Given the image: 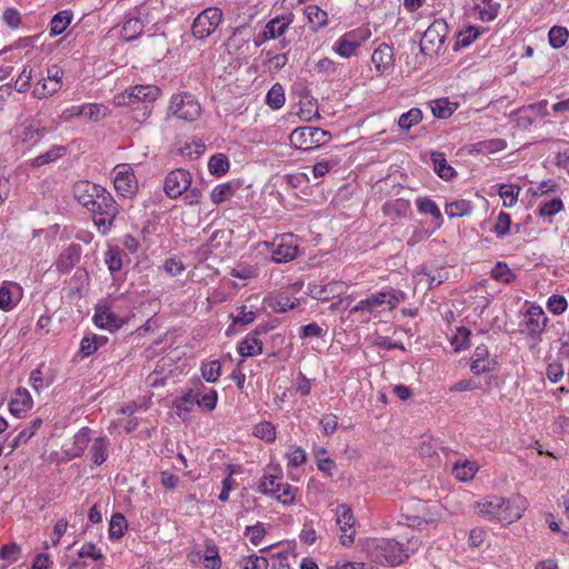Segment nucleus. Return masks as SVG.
Masks as SVG:
<instances>
[{
  "label": "nucleus",
  "instance_id": "1",
  "mask_svg": "<svg viewBox=\"0 0 569 569\" xmlns=\"http://www.w3.org/2000/svg\"><path fill=\"white\" fill-rule=\"evenodd\" d=\"M419 547V539L413 537L407 539L406 545L392 539H380L375 542L372 555L377 561L396 567L409 559L410 555L415 553Z\"/></svg>",
  "mask_w": 569,
  "mask_h": 569
},
{
  "label": "nucleus",
  "instance_id": "2",
  "mask_svg": "<svg viewBox=\"0 0 569 569\" xmlns=\"http://www.w3.org/2000/svg\"><path fill=\"white\" fill-rule=\"evenodd\" d=\"M478 507L479 513L500 522L511 523L521 516L519 508L513 509L510 501L502 497H488Z\"/></svg>",
  "mask_w": 569,
  "mask_h": 569
},
{
  "label": "nucleus",
  "instance_id": "3",
  "mask_svg": "<svg viewBox=\"0 0 569 569\" xmlns=\"http://www.w3.org/2000/svg\"><path fill=\"white\" fill-rule=\"evenodd\" d=\"M89 211L93 216L96 226L106 232L118 214V206L111 193L102 187V192H99V198H94V206L90 207Z\"/></svg>",
  "mask_w": 569,
  "mask_h": 569
},
{
  "label": "nucleus",
  "instance_id": "4",
  "mask_svg": "<svg viewBox=\"0 0 569 569\" xmlns=\"http://www.w3.org/2000/svg\"><path fill=\"white\" fill-rule=\"evenodd\" d=\"M169 112L179 120L193 122L201 116L202 109L191 93L183 92L171 97Z\"/></svg>",
  "mask_w": 569,
  "mask_h": 569
},
{
  "label": "nucleus",
  "instance_id": "5",
  "mask_svg": "<svg viewBox=\"0 0 569 569\" xmlns=\"http://www.w3.org/2000/svg\"><path fill=\"white\" fill-rule=\"evenodd\" d=\"M331 134L330 132L322 130L317 127H300L295 129L290 133V142L297 149L300 150H312L325 144Z\"/></svg>",
  "mask_w": 569,
  "mask_h": 569
},
{
  "label": "nucleus",
  "instance_id": "6",
  "mask_svg": "<svg viewBox=\"0 0 569 569\" xmlns=\"http://www.w3.org/2000/svg\"><path fill=\"white\" fill-rule=\"evenodd\" d=\"M400 302L396 291L388 289L378 293L371 295L367 299L360 300L355 307L351 308L350 313L367 312L373 313L379 309L385 310L387 306L388 310L395 309Z\"/></svg>",
  "mask_w": 569,
  "mask_h": 569
},
{
  "label": "nucleus",
  "instance_id": "7",
  "mask_svg": "<svg viewBox=\"0 0 569 569\" xmlns=\"http://www.w3.org/2000/svg\"><path fill=\"white\" fill-rule=\"evenodd\" d=\"M448 33V26L443 20H435L423 32L420 40V51L425 56L438 53L442 48Z\"/></svg>",
  "mask_w": 569,
  "mask_h": 569
},
{
  "label": "nucleus",
  "instance_id": "8",
  "mask_svg": "<svg viewBox=\"0 0 569 569\" xmlns=\"http://www.w3.org/2000/svg\"><path fill=\"white\" fill-rule=\"evenodd\" d=\"M222 21V11L216 7L202 10L193 20L191 32L194 38L203 40L208 38Z\"/></svg>",
  "mask_w": 569,
  "mask_h": 569
},
{
  "label": "nucleus",
  "instance_id": "9",
  "mask_svg": "<svg viewBox=\"0 0 569 569\" xmlns=\"http://www.w3.org/2000/svg\"><path fill=\"white\" fill-rule=\"evenodd\" d=\"M47 133V128L40 121L28 118L14 128V139L17 144L27 149L36 146Z\"/></svg>",
  "mask_w": 569,
  "mask_h": 569
},
{
  "label": "nucleus",
  "instance_id": "10",
  "mask_svg": "<svg viewBox=\"0 0 569 569\" xmlns=\"http://www.w3.org/2000/svg\"><path fill=\"white\" fill-rule=\"evenodd\" d=\"M371 32L369 29L358 28L340 37L333 50L342 58H350L356 54L359 47L369 39Z\"/></svg>",
  "mask_w": 569,
  "mask_h": 569
},
{
  "label": "nucleus",
  "instance_id": "11",
  "mask_svg": "<svg viewBox=\"0 0 569 569\" xmlns=\"http://www.w3.org/2000/svg\"><path fill=\"white\" fill-rule=\"evenodd\" d=\"M191 174L184 169H176L169 172L163 182V190L171 199H177L186 192L191 184Z\"/></svg>",
  "mask_w": 569,
  "mask_h": 569
},
{
  "label": "nucleus",
  "instance_id": "12",
  "mask_svg": "<svg viewBox=\"0 0 569 569\" xmlns=\"http://www.w3.org/2000/svg\"><path fill=\"white\" fill-rule=\"evenodd\" d=\"M548 323V317L540 306L531 305L525 312V331L533 339L540 340Z\"/></svg>",
  "mask_w": 569,
  "mask_h": 569
},
{
  "label": "nucleus",
  "instance_id": "13",
  "mask_svg": "<svg viewBox=\"0 0 569 569\" xmlns=\"http://www.w3.org/2000/svg\"><path fill=\"white\" fill-rule=\"evenodd\" d=\"M337 525L340 530V542L343 546H351L355 541L353 530L355 518L351 508L347 505H340L337 507Z\"/></svg>",
  "mask_w": 569,
  "mask_h": 569
},
{
  "label": "nucleus",
  "instance_id": "14",
  "mask_svg": "<svg viewBox=\"0 0 569 569\" xmlns=\"http://www.w3.org/2000/svg\"><path fill=\"white\" fill-rule=\"evenodd\" d=\"M116 170L113 184L118 193L126 198L133 196L138 189L133 172L126 164L117 166Z\"/></svg>",
  "mask_w": 569,
  "mask_h": 569
},
{
  "label": "nucleus",
  "instance_id": "15",
  "mask_svg": "<svg viewBox=\"0 0 569 569\" xmlns=\"http://www.w3.org/2000/svg\"><path fill=\"white\" fill-rule=\"evenodd\" d=\"M48 79L39 82L33 90V94L39 98H46L56 93L61 87L62 70L58 66L48 68Z\"/></svg>",
  "mask_w": 569,
  "mask_h": 569
},
{
  "label": "nucleus",
  "instance_id": "16",
  "mask_svg": "<svg viewBox=\"0 0 569 569\" xmlns=\"http://www.w3.org/2000/svg\"><path fill=\"white\" fill-rule=\"evenodd\" d=\"M274 249L271 252V260L276 263H284L293 260L298 253V246L292 237H281L273 243Z\"/></svg>",
  "mask_w": 569,
  "mask_h": 569
},
{
  "label": "nucleus",
  "instance_id": "17",
  "mask_svg": "<svg viewBox=\"0 0 569 569\" xmlns=\"http://www.w3.org/2000/svg\"><path fill=\"white\" fill-rule=\"evenodd\" d=\"M94 325L100 329L114 332L123 326V320L108 307H97L93 316Z\"/></svg>",
  "mask_w": 569,
  "mask_h": 569
},
{
  "label": "nucleus",
  "instance_id": "18",
  "mask_svg": "<svg viewBox=\"0 0 569 569\" xmlns=\"http://www.w3.org/2000/svg\"><path fill=\"white\" fill-rule=\"evenodd\" d=\"M99 192H102V187L88 181L77 183L73 189L77 201L88 210L94 206V198H99Z\"/></svg>",
  "mask_w": 569,
  "mask_h": 569
},
{
  "label": "nucleus",
  "instance_id": "19",
  "mask_svg": "<svg viewBox=\"0 0 569 569\" xmlns=\"http://www.w3.org/2000/svg\"><path fill=\"white\" fill-rule=\"evenodd\" d=\"M371 61L378 74H383L393 66V49L387 43H381L372 52Z\"/></svg>",
  "mask_w": 569,
  "mask_h": 569
},
{
  "label": "nucleus",
  "instance_id": "20",
  "mask_svg": "<svg viewBox=\"0 0 569 569\" xmlns=\"http://www.w3.org/2000/svg\"><path fill=\"white\" fill-rule=\"evenodd\" d=\"M267 331V328L256 329L248 333L239 343L238 351L242 357H252L262 352V342L258 339V335Z\"/></svg>",
  "mask_w": 569,
  "mask_h": 569
},
{
  "label": "nucleus",
  "instance_id": "21",
  "mask_svg": "<svg viewBox=\"0 0 569 569\" xmlns=\"http://www.w3.org/2000/svg\"><path fill=\"white\" fill-rule=\"evenodd\" d=\"M197 401L198 392H194L193 390H188L180 398H177L173 402V408L176 409L177 416L182 421H187L193 406L197 405Z\"/></svg>",
  "mask_w": 569,
  "mask_h": 569
},
{
  "label": "nucleus",
  "instance_id": "22",
  "mask_svg": "<svg viewBox=\"0 0 569 569\" xmlns=\"http://www.w3.org/2000/svg\"><path fill=\"white\" fill-rule=\"evenodd\" d=\"M292 20L286 18L284 16L281 17H274L270 21L267 22L262 30V37L264 39H277L283 36L287 30L289 29V26L291 24Z\"/></svg>",
  "mask_w": 569,
  "mask_h": 569
},
{
  "label": "nucleus",
  "instance_id": "23",
  "mask_svg": "<svg viewBox=\"0 0 569 569\" xmlns=\"http://www.w3.org/2000/svg\"><path fill=\"white\" fill-rule=\"evenodd\" d=\"M33 401L27 389H18L9 403L10 412L17 417L32 408Z\"/></svg>",
  "mask_w": 569,
  "mask_h": 569
},
{
  "label": "nucleus",
  "instance_id": "24",
  "mask_svg": "<svg viewBox=\"0 0 569 569\" xmlns=\"http://www.w3.org/2000/svg\"><path fill=\"white\" fill-rule=\"evenodd\" d=\"M81 257V247L79 244H70L66 248L58 261L57 266L60 271L67 272L80 260Z\"/></svg>",
  "mask_w": 569,
  "mask_h": 569
},
{
  "label": "nucleus",
  "instance_id": "25",
  "mask_svg": "<svg viewBox=\"0 0 569 569\" xmlns=\"http://www.w3.org/2000/svg\"><path fill=\"white\" fill-rule=\"evenodd\" d=\"M431 161L433 164V170L443 180H450L456 176V170L450 164H448L443 152L432 151Z\"/></svg>",
  "mask_w": 569,
  "mask_h": 569
},
{
  "label": "nucleus",
  "instance_id": "26",
  "mask_svg": "<svg viewBox=\"0 0 569 569\" xmlns=\"http://www.w3.org/2000/svg\"><path fill=\"white\" fill-rule=\"evenodd\" d=\"M130 94L133 97L136 103L153 102L160 96V89L156 86L138 84L130 87Z\"/></svg>",
  "mask_w": 569,
  "mask_h": 569
},
{
  "label": "nucleus",
  "instance_id": "27",
  "mask_svg": "<svg viewBox=\"0 0 569 569\" xmlns=\"http://www.w3.org/2000/svg\"><path fill=\"white\" fill-rule=\"evenodd\" d=\"M479 470L478 465L475 461L463 460L458 461L452 467V475L459 481H468L475 477Z\"/></svg>",
  "mask_w": 569,
  "mask_h": 569
},
{
  "label": "nucleus",
  "instance_id": "28",
  "mask_svg": "<svg viewBox=\"0 0 569 569\" xmlns=\"http://www.w3.org/2000/svg\"><path fill=\"white\" fill-rule=\"evenodd\" d=\"M77 110V116H82L88 120L98 121L107 116V108L98 103H89L79 107H73Z\"/></svg>",
  "mask_w": 569,
  "mask_h": 569
},
{
  "label": "nucleus",
  "instance_id": "29",
  "mask_svg": "<svg viewBox=\"0 0 569 569\" xmlns=\"http://www.w3.org/2000/svg\"><path fill=\"white\" fill-rule=\"evenodd\" d=\"M67 152L66 147L63 146H53L51 149H49L47 152L39 154L34 159H32L31 164L33 167H41L47 163L53 162L61 157H63Z\"/></svg>",
  "mask_w": 569,
  "mask_h": 569
},
{
  "label": "nucleus",
  "instance_id": "30",
  "mask_svg": "<svg viewBox=\"0 0 569 569\" xmlns=\"http://www.w3.org/2000/svg\"><path fill=\"white\" fill-rule=\"evenodd\" d=\"M430 109L436 118L447 119L455 112L457 104L448 99H437L430 102Z\"/></svg>",
  "mask_w": 569,
  "mask_h": 569
},
{
  "label": "nucleus",
  "instance_id": "31",
  "mask_svg": "<svg viewBox=\"0 0 569 569\" xmlns=\"http://www.w3.org/2000/svg\"><path fill=\"white\" fill-rule=\"evenodd\" d=\"M143 24L139 18H129L122 26L121 37L126 41H132L142 33Z\"/></svg>",
  "mask_w": 569,
  "mask_h": 569
},
{
  "label": "nucleus",
  "instance_id": "32",
  "mask_svg": "<svg viewBox=\"0 0 569 569\" xmlns=\"http://www.w3.org/2000/svg\"><path fill=\"white\" fill-rule=\"evenodd\" d=\"M208 167L211 174L221 177L228 172L230 162L226 154L216 153L209 159Z\"/></svg>",
  "mask_w": 569,
  "mask_h": 569
},
{
  "label": "nucleus",
  "instance_id": "33",
  "mask_svg": "<svg viewBox=\"0 0 569 569\" xmlns=\"http://www.w3.org/2000/svg\"><path fill=\"white\" fill-rule=\"evenodd\" d=\"M107 451H108L107 439L103 437L96 438L90 448L91 460L93 461V463L97 466L102 465L107 460V457H108Z\"/></svg>",
  "mask_w": 569,
  "mask_h": 569
},
{
  "label": "nucleus",
  "instance_id": "34",
  "mask_svg": "<svg viewBox=\"0 0 569 569\" xmlns=\"http://www.w3.org/2000/svg\"><path fill=\"white\" fill-rule=\"evenodd\" d=\"M128 528V521L122 513H113L109 523V536L111 539L118 540L123 537Z\"/></svg>",
  "mask_w": 569,
  "mask_h": 569
},
{
  "label": "nucleus",
  "instance_id": "35",
  "mask_svg": "<svg viewBox=\"0 0 569 569\" xmlns=\"http://www.w3.org/2000/svg\"><path fill=\"white\" fill-rule=\"evenodd\" d=\"M90 441V429L82 428L73 437V446L69 450L72 457H80Z\"/></svg>",
  "mask_w": 569,
  "mask_h": 569
},
{
  "label": "nucleus",
  "instance_id": "36",
  "mask_svg": "<svg viewBox=\"0 0 569 569\" xmlns=\"http://www.w3.org/2000/svg\"><path fill=\"white\" fill-rule=\"evenodd\" d=\"M305 13L309 22L316 26L317 28H322L328 23L327 12L316 4L307 6L305 8Z\"/></svg>",
  "mask_w": 569,
  "mask_h": 569
},
{
  "label": "nucleus",
  "instance_id": "37",
  "mask_svg": "<svg viewBox=\"0 0 569 569\" xmlns=\"http://www.w3.org/2000/svg\"><path fill=\"white\" fill-rule=\"evenodd\" d=\"M71 22V13L69 11H60L53 16L50 21V33L52 36L61 34Z\"/></svg>",
  "mask_w": 569,
  "mask_h": 569
},
{
  "label": "nucleus",
  "instance_id": "38",
  "mask_svg": "<svg viewBox=\"0 0 569 569\" xmlns=\"http://www.w3.org/2000/svg\"><path fill=\"white\" fill-rule=\"evenodd\" d=\"M286 101L284 90L280 83L273 84L267 93L266 102L267 104L273 109H280Z\"/></svg>",
  "mask_w": 569,
  "mask_h": 569
},
{
  "label": "nucleus",
  "instance_id": "39",
  "mask_svg": "<svg viewBox=\"0 0 569 569\" xmlns=\"http://www.w3.org/2000/svg\"><path fill=\"white\" fill-rule=\"evenodd\" d=\"M422 120V112L419 108H411L409 111L402 113L398 120V126L401 130L408 131L413 126Z\"/></svg>",
  "mask_w": 569,
  "mask_h": 569
},
{
  "label": "nucleus",
  "instance_id": "40",
  "mask_svg": "<svg viewBox=\"0 0 569 569\" xmlns=\"http://www.w3.org/2000/svg\"><path fill=\"white\" fill-rule=\"evenodd\" d=\"M41 425H42L41 418L33 419L31 421L30 426L22 429L16 436V438L12 440V443H11L12 450L16 449L18 446H20L21 443H26L36 433V431L40 428Z\"/></svg>",
  "mask_w": 569,
  "mask_h": 569
},
{
  "label": "nucleus",
  "instance_id": "41",
  "mask_svg": "<svg viewBox=\"0 0 569 569\" xmlns=\"http://www.w3.org/2000/svg\"><path fill=\"white\" fill-rule=\"evenodd\" d=\"M10 287L19 290L20 287L17 283H3L0 287V310L10 311L14 308L16 301L13 299V293L10 290Z\"/></svg>",
  "mask_w": 569,
  "mask_h": 569
},
{
  "label": "nucleus",
  "instance_id": "42",
  "mask_svg": "<svg viewBox=\"0 0 569 569\" xmlns=\"http://www.w3.org/2000/svg\"><path fill=\"white\" fill-rule=\"evenodd\" d=\"M233 193H234V187L232 186V183H230V182L221 183V184L216 186L212 189V191L210 193V199L214 204H220L221 202L231 198L233 196Z\"/></svg>",
  "mask_w": 569,
  "mask_h": 569
},
{
  "label": "nucleus",
  "instance_id": "43",
  "mask_svg": "<svg viewBox=\"0 0 569 569\" xmlns=\"http://www.w3.org/2000/svg\"><path fill=\"white\" fill-rule=\"evenodd\" d=\"M491 277L503 283H511L516 280V273L503 262L496 263L491 270Z\"/></svg>",
  "mask_w": 569,
  "mask_h": 569
},
{
  "label": "nucleus",
  "instance_id": "44",
  "mask_svg": "<svg viewBox=\"0 0 569 569\" xmlns=\"http://www.w3.org/2000/svg\"><path fill=\"white\" fill-rule=\"evenodd\" d=\"M480 34V30L476 27H468L466 30H462L457 36V41L455 43L453 49L459 50L460 48H466L470 46Z\"/></svg>",
  "mask_w": 569,
  "mask_h": 569
},
{
  "label": "nucleus",
  "instance_id": "45",
  "mask_svg": "<svg viewBox=\"0 0 569 569\" xmlns=\"http://www.w3.org/2000/svg\"><path fill=\"white\" fill-rule=\"evenodd\" d=\"M520 187L516 184H501L499 187V196L503 200V206L507 208L513 207L517 203Z\"/></svg>",
  "mask_w": 569,
  "mask_h": 569
},
{
  "label": "nucleus",
  "instance_id": "46",
  "mask_svg": "<svg viewBox=\"0 0 569 569\" xmlns=\"http://www.w3.org/2000/svg\"><path fill=\"white\" fill-rule=\"evenodd\" d=\"M483 7L477 4V9L479 10V17L482 21H491L493 20L499 12L500 4L495 0H481Z\"/></svg>",
  "mask_w": 569,
  "mask_h": 569
},
{
  "label": "nucleus",
  "instance_id": "47",
  "mask_svg": "<svg viewBox=\"0 0 569 569\" xmlns=\"http://www.w3.org/2000/svg\"><path fill=\"white\" fill-rule=\"evenodd\" d=\"M408 209L409 203L403 199H396L393 201H389L383 207L385 212L392 218L402 217L403 214H406Z\"/></svg>",
  "mask_w": 569,
  "mask_h": 569
},
{
  "label": "nucleus",
  "instance_id": "48",
  "mask_svg": "<svg viewBox=\"0 0 569 569\" xmlns=\"http://www.w3.org/2000/svg\"><path fill=\"white\" fill-rule=\"evenodd\" d=\"M253 435L267 442H272L276 439V428L269 421H263L254 426Z\"/></svg>",
  "mask_w": 569,
  "mask_h": 569
},
{
  "label": "nucleus",
  "instance_id": "49",
  "mask_svg": "<svg viewBox=\"0 0 569 569\" xmlns=\"http://www.w3.org/2000/svg\"><path fill=\"white\" fill-rule=\"evenodd\" d=\"M297 305V298L292 300L290 297L286 295H279L270 302L269 306L273 309V311L282 313L293 309Z\"/></svg>",
  "mask_w": 569,
  "mask_h": 569
},
{
  "label": "nucleus",
  "instance_id": "50",
  "mask_svg": "<svg viewBox=\"0 0 569 569\" xmlns=\"http://www.w3.org/2000/svg\"><path fill=\"white\" fill-rule=\"evenodd\" d=\"M569 32L566 28L555 26L549 31V42L552 48H561L568 40Z\"/></svg>",
  "mask_w": 569,
  "mask_h": 569
},
{
  "label": "nucleus",
  "instance_id": "51",
  "mask_svg": "<svg viewBox=\"0 0 569 569\" xmlns=\"http://www.w3.org/2000/svg\"><path fill=\"white\" fill-rule=\"evenodd\" d=\"M416 204H417L418 210L421 213L430 214L437 219L441 218V212H440L438 206L431 199H429L427 197H420L416 200Z\"/></svg>",
  "mask_w": 569,
  "mask_h": 569
},
{
  "label": "nucleus",
  "instance_id": "52",
  "mask_svg": "<svg viewBox=\"0 0 569 569\" xmlns=\"http://www.w3.org/2000/svg\"><path fill=\"white\" fill-rule=\"evenodd\" d=\"M204 566L208 569H220L221 559L216 545L208 543L204 553Z\"/></svg>",
  "mask_w": 569,
  "mask_h": 569
},
{
  "label": "nucleus",
  "instance_id": "53",
  "mask_svg": "<svg viewBox=\"0 0 569 569\" xmlns=\"http://www.w3.org/2000/svg\"><path fill=\"white\" fill-rule=\"evenodd\" d=\"M471 211V204L466 200L453 201L446 207L449 217H463Z\"/></svg>",
  "mask_w": 569,
  "mask_h": 569
},
{
  "label": "nucleus",
  "instance_id": "54",
  "mask_svg": "<svg viewBox=\"0 0 569 569\" xmlns=\"http://www.w3.org/2000/svg\"><path fill=\"white\" fill-rule=\"evenodd\" d=\"M561 210H563L562 200L560 198H555L539 207V216L543 218H550L560 212Z\"/></svg>",
  "mask_w": 569,
  "mask_h": 569
},
{
  "label": "nucleus",
  "instance_id": "55",
  "mask_svg": "<svg viewBox=\"0 0 569 569\" xmlns=\"http://www.w3.org/2000/svg\"><path fill=\"white\" fill-rule=\"evenodd\" d=\"M221 366L218 360L203 363L201 366V375L208 382H214L220 377Z\"/></svg>",
  "mask_w": 569,
  "mask_h": 569
},
{
  "label": "nucleus",
  "instance_id": "56",
  "mask_svg": "<svg viewBox=\"0 0 569 569\" xmlns=\"http://www.w3.org/2000/svg\"><path fill=\"white\" fill-rule=\"evenodd\" d=\"M278 492L276 493V498L283 505H290L295 500L297 489L293 488L289 483H280L277 485Z\"/></svg>",
  "mask_w": 569,
  "mask_h": 569
},
{
  "label": "nucleus",
  "instance_id": "57",
  "mask_svg": "<svg viewBox=\"0 0 569 569\" xmlns=\"http://www.w3.org/2000/svg\"><path fill=\"white\" fill-rule=\"evenodd\" d=\"M244 535L249 537L252 545L258 546L266 536L264 525L257 522L253 526H248L246 527Z\"/></svg>",
  "mask_w": 569,
  "mask_h": 569
},
{
  "label": "nucleus",
  "instance_id": "58",
  "mask_svg": "<svg viewBox=\"0 0 569 569\" xmlns=\"http://www.w3.org/2000/svg\"><path fill=\"white\" fill-rule=\"evenodd\" d=\"M505 148V142L500 139L487 140L477 142L473 146V150L482 153H491Z\"/></svg>",
  "mask_w": 569,
  "mask_h": 569
},
{
  "label": "nucleus",
  "instance_id": "59",
  "mask_svg": "<svg viewBox=\"0 0 569 569\" xmlns=\"http://www.w3.org/2000/svg\"><path fill=\"white\" fill-rule=\"evenodd\" d=\"M277 476H264L258 486L259 492L263 495H276L278 492L277 485H280Z\"/></svg>",
  "mask_w": 569,
  "mask_h": 569
},
{
  "label": "nucleus",
  "instance_id": "60",
  "mask_svg": "<svg viewBox=\"0 0 569 569\" xmlns=\"http://www.w3.org/2000/svg\"><path fill=\"white\" fill-rule=\"evenodd\" d=\"M218 400V393L216 390L210 389L209 392L200 395L198 392V401L197 405L199 407L204 408L208 411H211L216 408Z\"/></svg>",
  "mask_w": 569,
  "mask_h": 569
},
{
  "label": "nucleus",
  "instance_id": "61",
  "mask_svg": "<svg viewBox=\"0 0 569 569\" xmlns=\"http://www.w3.org/2000/svg\"><path fill=\"white\" fill-rule=\"evenodd\" d=\"M338 166V161L330 159V160H322L317 162L312 168L311 172L313 174L315 179L322 178L326 173H328L331 169Z\"/></svg>",
  "mask_w": 569,
  "mask_h": 569
},
{
  "label": "nucleus",
  "instance_id": "62",
  "mask_svg": "<svg viewBox=\"0 0 569 569\" xmlns=\"http://www.w3.org/2000/svg\"><path fill=\"white\" fill-rule=\"evenodd\" d=\"M21 555V548L19 545L12 542L1 547L0 557L2 559L9 560L10 562H16Z\"/></svg>",
  "mask_w": 569,
  "mask_h": 569
},
{
  "label": "nucleus",
  "instance_id": "63",
  "mask_svg": "<svg viewBox=\"0 0 569 569\" xmlns=\"http://www.w3.org/2000/svg\"><path fill=\"white\" fill-rule=\"evenodd\" d=\"M548 309L555 315H561L567 309V300L559 295H552L547 302Z\"/></svg>",
  "mask_w": 569,
  "mask_h": 569
},
{
  "label": "nucleus",
  "instance_id": "64",
  "mask_svg": "<svg viewBox=\"0 0 569 569\" xmlns=\"http://www.w3.org/2000/svg\"><path fill=\"white\" fill-rule=\"evenodd\" d=\"M106 263L112 272L122 268L121 254L118 249H109L106 253Z\"/></svg>",
  "mask_w": 569,
  "mask_h": 569
}]
</instances>
